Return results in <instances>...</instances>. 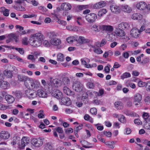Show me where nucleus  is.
Here are the masks:
<instances>
[{
	"instance_id": "obj_1",
	"label": "nucleus",
	"mask_w": 150,
	"mask_h": 150,
	"mask_svg": "<svg viewBox=\"0 0 150 150\" xmlns=\"http://www.w3.org/2000/svg\"><path fill=\"white\" fill-rule=\"evenodd\" d=\"M44 36L42 33H38L32 34L30 36V41L31 45L34 47H40L42 44Z\"/></svg>"
},
{
	"instance_id": "obj_2",
	"label": "nucleus",
	"mask_w": 150,
	"mask_h": 150,
	"mask_svg": "<svg viewBox=\"0 0 150 150\" xmlns=\"http://www.w3.org/2000/svg\"><path fill=\"white\" fill-rule=\"evenodd\" d=\"M48 35L50 38V42L51 45L57 46L61 44L62 42L61 40L59 38L56 37L57 35L55 32H50L49 33Z\"/></svg>"
},
{
	"instance_id": "obj_3",
	"label": "nucleus",
	"mask_w": 150,
	"mask_h": 150,
	"mask_svg": "<svg viewBox=\"0 0 150 150\" xmlns=\"http://www.w3.org/2000/svg\"><path fill=\"white\" fill-rule=\"evenodd\" d=\"M28 84H26L25 86L28 88L30 89V90L37 89L40 88V84L38 81L30 78L28 79Z\"/></svg>"
},
{
	"instance_id": "obj_4",
	"label": "nucleus",
	"mask_w": 150,
	"mask_h": 150,
	"mask_svg": "<svg viewBox=\"0 0 150 150\" xmlns=\"http://www.w3.org/2000/svg\"><path fill=\"white\" fill-rule=\"evenodd\" d=\"M114 33L115 34L112 33L110 34L109 35V37L112 38V37L113 36L114 38H115V34L116 35L119 37L124 36L125 35V32L121 28H119L118 26L115 27Z\"/></svg>"
},
{
	"instance_id": "obj_5",
	"label": "nucleus",
	"mask_w": 150,
	"mask_h": 150,
	"mask_svg": "<svg viewBox=\"0 0 150 150\" xmlns=\"http://www.w3.org/2000/svg\"><path fill=\"white\" fill-rule=\"evenodd\" d=\"M97 15L94 13H90L87 14L85 16L86 21L89 23L94 22L97 18Z\"/></svg>"
},
{
	"instance_id": "obj_6",
	"label": "nucleus",
	"mask_w": 150,
	"mask_h": 150,
	"mask_svg": "<svg viewBox=\"0 0 150 150\" xmlns=\"http://www.w3.org/2000/svg\"><path fill=\"white\" fill-rule=\"evenodd\" d=\"M73 88L77 92H81L83 89V84L79 81H76L74 82L72 86Z\"/></svg>"
},
{
	"instance_id": "obj_7",
	"label": "nucleus",
	"mask_w": 150,
	"mask_h": 150,
	"mask_svg": "<svg viewBox=\"0 0 150 150\" xmlns=\"http://www.w3.org/2000/svg\"><path fill=\"white\" fill-rule=\"evenodd\" d=\"M30 142L29 138L26 137H23L21 139V144H18V147L20 149H23L24 147Z\"/></svg>"
},
{
	"instance_id": "obj_8",
	"label": "nucleus",
	"mask_w": 150,
	"mask_h": 150,
	"mask_svg": "<svg viewBox=\"0 0 150 150\" xmlns=\"http://www.w3.org/2000/svg\"><path fill=\"white\" fill-rule=\"evenodd\" d=\"M25 94L28 98L32 99L37 96V93L35 91L31 90L28 89L25 91Z\"/></svg>"
},
{
	"instance_id": "obj_9",
	"label": "nucleus",
	"mask_w": 150,
	"mask_h": 150,
	"mask_svg": "<svg viewBox=\"0 0 150 150\" xmlns=\"http://www.w3.org/2000/svg\"><path fill=\"white\" fill-rule=\"evenodd\" d=\"M31 143L34 146L39 147L42 145L43 142L42 140L40 139L34 138L32 140Z\"/></svg>"
},
{
	"instance_id": "obj_10",
	"label": "nucleus",
	"mask_w": 150,
	"mask_h": 150,
	"mask_svg": "<svg viewBox=\"0 0 150 150\" xmlns=\"http://www.w3.org/2000/svg\"><path fill=\"white\" fill-rule=\"evenodd\" d=\"M130 34L133 38H137L140 35L139 30L135 28H133L131 30Z\"/></svg>"
},
{
	"instance_id": "obj_11",
	"label": "nucleus",
	"mask_w": 150,
	"mask_h": 150,
	"mask_svg": "<svg viewBox=\"0 0 150 150\" xmlns=\"http://www.w3.org/2000/svg\"><path fill=\"white\" fill-rule=\"evenodd\" d=\"M10 137V134L7 131L3 130L0 133V137L4 140L8 139Z\"/></svg>"
},
{
	"instance_id": "obj_12",
	"label": "nucleus",
	"mask_w": 150,
	"mask_h": 150,
	"mask_svg": "<svg viewBox=\"0 0 150 150\" xmlns=\"http://www.w3.org/2000/svg\"><path fill=\"white\" fill-rule=\"evenodd\" d=\"M52 95L58 99H60L62 97L63 95L62 93L59 90H57L52 93Z\"/></svg>"
},
{
	"instance_id": "obj_13",
	"label": "nucleus",
	"mask_w": 150,
	"mask_h": 150,
	"mask_svg": "<svg viewBox=\"0 0 150 150\" xmlns=\"http://www.w3.org/2000/svg\"><path fill=\"white\" fill-rule=\"evenodd\" d=\"M106 5L105 2L103 1H101L94 4L93 7L94 8L98 9L103 7L105 6Z\"/></svg>"
},
{
	"instance_id": "obj_14",
	"label": "nucleus",
	"mask_w": 150,
	"mask_h": 150,
	"mask_svg": "<svg viewBox=\"0 0 150 150\" xmlns=\"http://www.w3.org/2000/svg\"><path fill=\"white\" fill-rule=\"evenodd\" d=\"M147 4L143 1H141L139 2L136 5L137 8L140 10L145 9L146 7Z\"/></svg>"
},
{
	"instance_id": "obj_15",
	"label": "nucleus",
	"mask_w": 150,
	"mask_h": 150,
	"mask_svg": "<svg viewBox=\"0 0 150 150\" xmlns=\"http://www.w3.org/2000/svg\"><path fill=\"white\" fill-rule=\"evenodd\" d=\"M120 8L122 11L128 13H130L132 11L131 7L127 5H122Z\"/></svg>"
},
{
	"instance_id": "obj_16",
	"label": "nucleus",
	"mask_w": 150,
	"mask_h": 150,
	"mask_svg": "<svg viewBox=\"0 0 150 150\" xmlns=\"http://www.w3.org/2000/svg\"><path fill=\"white\" fill-rule=\"evenodd\" d=\"M102 30L108 33H111L114 30L112 26L109 25H102Z\"/></svg>"
},
{
	"instance_id": "obj_17",
	"label": "nucleus",
	"mask_w": 150,
	"mask_h": 150,
	"mask_svg": "<svg viewBox=\"0 0 150 150\" xmlns=\"http://www.w3.org/2000/svg\"><path fill=\"white\" fill-rule=\"evenodd\" d=\"M119 28H121L123 30H129L130 29V25L126 22H122L119 24L118 25Z\"/></svg>"
},
{
	"instance_id": "obj_18",
	"label": "nucleus",
	"mask_w": 150,
	"mask_h": 150,
	"mask_svg": "<svg viewBox=\"0 0 150 150\" xmlns=\"http://www.w3.org/2000/svg\"><path fill=\"white\" fill-rule=\"evenodd\" d=\"M71 4L67 3H62L61 6V8L62 9L65 11H69L71 8Z\"/></svg>"
},
{
	"instance_id": "obj_19",
	"label": "nucleus",
	"mask_w": 150,
	"mask_h": 150,
	"mask_svg": "<svg viewBox=\"0 0 150 150\" xmlns=\"http://www.w3.org/2000/svg\"><path fill=\"white\" fill-rule=\"evenodd\" d=\"M61 81L59 79H54L51 81V85L52 86L57 87L61 85Z\"/></svg>"
},
{
	"instance_id": "obj_20",
	"label": "nucleus",
	"mask_w": 150,
	"mask_h": 150,
	"mask_svg": "<svg viewBox=\"0 0 150 150\" xmlns=\"http://www.w3.org/2000/svg\"><path fill=\"white\" fill-rule=\"evenodd\" d=\"M76 41L77 42L82 44L88 43L89 42L88 39H86L84 37L82 36L77 37L76 39Z\"/></svg>"
},
{
	"instance_id": "obj_21",
	"label": "nucleus",
	"mask_w": 150,
	"mask_h": 150,
	"mask_svg": "<svg viewBox=\"0 0 150 150\" xmlns=\"http://www.w3.org/2000/svg\"><path fill=\"white\" fill-rule=\"evenodd\" d=\"M61 103V105H69L71 104V102L69 98L67 97H65L62 98Z\"/></svg>"
},
{
	"instance_id": "obj_22",
	"label": "nucleus",
	"mask_w": 150,
	"mask_h": 150,
	"mask_svg": "<svg viewBox=\"0 0 150 150\" xmlns=\"http://www.w3.org/2000/svg\"><path fill=\"white\" fill-rule=\"evenodd\" d=\"M37 96L40 97L46 98L47 97V93L42 89H38L37 92Z\"/></svg>"
},
{
	"instance_id": "obj_23",
	"label": "nucleus",
	"mask_w": 150,
	"mask_h": 150,
	"mask_svg": "<svg viewBox=\"0 0 150 150\" xmlns=\"http://www.w3.org/2000/svg\"><path fill=\"white\" fill-rule=\"evenodd\" d=\"M64 93L67 95L73 96L74 95V92L71 91L67 86H64L63 88Z\"/></svg>"
},
{
	"instance_id": "obj_24",
	"label": "nucleus",
	"mask_w": 150,
	"mask_h": 150,
	"mask_svg": "<svg viewBox=\"0 0 150 150\" xmlns=\"http://www.w3.org/2000/svg\"><path fill=\"white\" fill-rule=\"evenodd\" d=\"M70 81L69 79L67 77L63 78L62 81L61 82V85H64V86H68L70 84Z\"/></svg>"
},
{
	"instance_id": "obj_25",
	"label": "nucleus",
	"mask_w": 150,
	"mask_h": 150,
	"mask_svg": "<svg viewBox=\"0 0 150 150\" xmlns=\"http://www.w3.org/2000/svg\"><path fill=\"white\" fill-rule=\"evenodd\" d=\"M110 9L112 11L115 13H118L120 12L119 7L115 5L111 6Z\"/></svg>"
},
{
	"instance_id": "obj_26",
	"label": "nucleus",
	"mask_w": 150,
	"mask_h": 150,
	"mask_svg": "<svg viewBox=\"0 0 150 150\" xmlns=\"http://www.w3.org/2000/svg\"><path fill=\"white\" fill-rule=\"evenodd\" d=\"M5 99L8 103H13L15 99L13 96L9 95H6L5 96Z\"/></svg>"
},
{
	"instance_id": "obj_27",
	"label": "nucleus",
	"mask_w": 150,
	"mask_h": 150,
	"mask_svg": "<svg viewBox=\"0 0 150 150\" xmlns=\"http://www.w3.org/2000/svg\"><path fill=\"white\" fill-rule=\"evenodd\" d=\"M115 107L118 110H121L123 109L124 104L121 102L118 101L115 102L114 103Z\"/></svg>"
},
{
	"instance_id": "obj_28",
	"label": "nucleus",
	"mask_w": 150,
	"mask_h": 150,
	"mask_svg": "<svg viewBox=\"0 0 150 150\" xmlns=\"http://www.w3.org/2000/svg\"><path fill=\"white\" fill-rule=\"evenodd\" d=\"M102 25H99L95 24L93 25L92 27V29L93 31L97 32H99L101 30H102Z\"/></svg>"
},
{
	"instance_id": "obj_29",
	"label": "nucleus",
	"mask_w": 150,
	"mask_h": 150,
	"mask_svg": "<svg viewBox=\"0 0 150 150\" xmlns=\"http://www.w3.org/2000/svg\"><path fill=\"white\" fill-rule=\"evenodd\" d=\"M142 117L144 119V124L147 123L150 120V118L148 113L144 112L142 115Z\"/></svg>"
},
{
	"instance_id": "obj_30",
	"label": "nucleus",
	"mask_w": 150,
	"mask_h": 150,
	"mask_svg": "<svg viewBox=\"0 0 150 150\" xmlns=\"http://www.w3.org/2000/svg\"><path fill=\"white\" fill-rule=\"evenodd\" d=\"M142 96L139 94H137L134 96V102H137L139 104L141 103V100L142 99Z\"/></svg>"
},
{
	"instance_id": "obj_31",
	"label": "nucleus",
	"mask_w": 150,
	"mask_h": 150,
	"mask_svg": "<svg viewBox=\"0 0 150 150\" xmlns=\"http://www.w3.org/2000/svg\"><path fill=\"white\" fill-rule=\"evenodd\" d=\"M1 87L4 89H6L9 88V83L5 81H1Z\"/></svg>"
},
{
	"instance_id": "obj_32",
	"label": "nucleus",
	"mask_w": 150,
	"mask_h": 150,
	"mask_svg": "<svg viewBox=\"0 0 150 150\" xmlns=\"http://www.w3.org/2000/svg\"><path fill=\"white\" fill-rule=\"evenodd\" d=\"M9 37L10 40L18 42V36L15 34L11 33L9 35Z\"/></svg>"
},
{
	"instance_id": "obj_33",
	"label": "nucleus",
	"mask_w": 150,
	"mask_h": 150,
	"mask_svg": "<svg viewBox=\"0 0 150 150\" xmlns=\"http://www.w3.org/2000/svg\"><path fill=\"white\" fill-rule=\"evenodd\" d=\"M132 18L134 20H140L142 18V16L139 13H134L132 15Z\"/></svg>"
},
{
	"instance_id": "obj_34",
	"label": "nucleus",
	"mask_w": 150,
	"mask_h": 150,
	"mask_svg": "<svg viewBox=\"0 0 150 150\" xmlns=\"http://www.w3.org/2000/svg\"><path fill=\"white\" fill-rule=\"evenodd\" d=\"M20 139L19 137H14L13 138V141L11 142V144L13 145H14L16 144L17 143H18V145L19 143H20Z\"/></svg>"
},
{
	"instance_id": "obj_35",
	"label": "nucleus",
	"mask_w": 150,
	"mask_h": 150,
	"mask_svg": "<svg viewBox=\"0 0 150 150\" xmlns=\"http://www.w3.org/2000/svg\"><path fill=\"white\" fill-rule=\"evenodd\" d=\"M3 74L6 77L8 78H11L13 76L12 71H11L5 70L3 71Z\"/></svg>"
},
{
	"instance_id": "obj_36",
	"label": "nucleus",
	"mask_w": 150,
	"mask_h": 150,
	"mask_svg": "<svg viewBox=\"0 0 150 150\" xmlns=\"http://www.w3.org/2000/svg\"><path fill=\"white\" fill-rule=\"evenodd\" d=\"M18 78L19 80L20 81H25L28 80L29 78L25 76L22 75H18Z\"/></svg>"
},
{
	"instance_id": "obj_37",
	"label": "nucleus",
	"mask_w": 150,
	"mask_h": 150,
	"mask_svg": "<svg viewBox=\"0 0 150 150\" xmlns=\"http://www.w3.org/2000/svg\"><path fill=\"white\" fill-rule=\"evenodd\" d=\"M91 47L93 48V51L97 54H100L103 53V51L100 48H97L94 46H92Z\"/></svg>"
},
{
	"instance_id": "obj_38",
	"label": "nucleus",
	"mask_w": 150,
	"mask_h": 150,
	"mask_svg": "<svg viewBox=\"0 0 150 150\" xmlns=\"http://www.w3.org/2000/svg\"><path fill=\"white\" fill-rule=\"evenodd\" d=\"M76 39L75 37L73 36H70L66 39V40L69 43H73L74 41L76 40Z\"/></svg>"
},
{
	"instance_id": "obj_39",
	"label": "nucleus",
	"mask_w": 150,
	"mask_h": 150,
	"mask_svg": "<svg viewBox=\"0 0 150 150\" xmlns=\"http://www.w3.org/2000/svg\"><path fill=\"white\" fill-rule=\"evenodd\" d=\"M57 60L58 61L63 62L64 60V55L61 53L58 54L57 56Z\"/></svg>"
},
{
	"instance_id": "obj_40",
	"label": "nucleus",
	"mask_w": 150,
	"mask_h": 150,
	"mask_svg": "<svg viewBox=\"0 0 150 150\" xmlns=\"http://www.w3.org/2000/svg\"><path fill=\"white\" fill-rule=\"evenodd\" d=\"M107 11L106 9L103 8L102 9L99 11L98 13V16H102L103 14H105Z\"/></svg>"
},
{
	"instance_id": "obj_41",
	"label": "nucleus",
	"mask_w": 150,
	"mask_h": 150,
	"mask_svg": "<svg viewBox=\"0 0 150 150\" xmlns=\"http://www.w3.org/2000/svg\"><path fill=\"white\" fill-rule=\"evenodd\" d=\"M131 76L130 74L128 72H125L123 73L121 76L120 78L122 79H124L125 78L129 77Z\"/></svg>"
},
{
	"instance_id": "obj_42",
	"label": "nucleus",
	"mask_w": 150,
	"mask_h": 150,
	"mask_svg": "<svg viewBox=\"0 0 150 150\" xmlns=\"http://www.w3.org/2000/svg\"><path fill=\"white\" fill-rule=\"evenodd\" d=\"M84 118L85 120H88L91 122L93 123V119L88 114H86Z\"/></svg>"
},
{
	"instance_id": "obj_43",
	"label": "nucleus",
	"mask_w": 150,
	"mask_h": 150,
	"mask_svg": "<svg viewBox=\"0 0 150 150\" xmlns=\"http://www.w3.org/2000/svg\"><path fill=\"white\" fill-rule=\"evenodd\" d=\"M80 142L82 145V146L85 148H89L92 147V146H87V143H88V142L85 140L81 141Z\"/></svg>"
},
{
	"instance_id": "obj_44",
	"label": "nucleus",
	"mask_w": 150,
	"mask_h": 150,
	"mask_svg": "<svg viewBox=\"0 0 150 150\" xmlns=\"http://www.w3.org/2000/svg\"><path fill=\"white\" fill-rule=\"evenodd\" d=\"M150 61V59L149 57H145L141 62V63L142 65H144L148 63Z\"/></svg>"
},
{
	"instance_id": "obj_45",
	"label": "nucleus",
	"mask_w": 150,
	"mask_h": 150,
	"mask_svg": "<svg viewBox=\"0 0 150 150\" xmlns=\"http://www.w3.org/2000/svg\"><path fill=\"white\" fill-rule=\"evenodd\" d=\"M12 94L18 98H20L21 97V94L20 91H16L15 92L13 91L12 92Z\"/></svg>"
},
{
	"instance_id": "obj_46",
	"label": "nucleus",
	"mask_w": 150,
	"mask_h": 150,
	"mask_svg": "<svg viewBox=\"0 0 150 150\" xmlns=\"http://www.w3.org/2000/svg\"><path fill=\"white\" fill-rule=\"evenodd\" d=\"M45 149L46 150H52V146L50 143H47L45 144Z\"/></svg>"
},
{
	"instance_id": "obj_47",
	"label": "nucleus",
	"mask_w": 150,
	"mask_h": 150,
	"mask_svg": "<svg viewBox=\"0 0 150 150\" xmlns=\"http://www.w3.org/2000/svg\"><path fill=\"white\" fill-rule=\"evenodd\" d=\"M119 120L122 123H125L126 122V120L125 117L122 115H121Z\"/></svg>"
},
{
	"instance_id": "obj_48",
	"label": "nucleus",
	"mask_w": 150,
	"mask_h": 150,
	"mask_svg": "<svg viewBox=\"0 0 150 150\" xmlns=\"http://www.w3.org/2000/svg\"><path fill=\"white\" fill-rule=\"evenodd\" d=\"M22 44L25 45H27L28 44V38L27 37H25L23 38L22 41Z\"/></svg>"
},
{
	"instance_id": "obj_49",
	"label": "nucleus",
	"mask_w": 150,
	"mask_h": 150,
	"mask_svg": "<svg viewBox=\"0 0 150 150\" xmlns=\"http://www.w3.org/2000/svg\"><path fill=\"white\" fill-rule=\"evenodd\" d=\"M27 58L28 59L32 61L33 62H35V59L34 58V55L32 54L28 55Z\"/></svg>"
},
{
	"instance_id": "obj_50",
	"label": "nucleus",
	"mask_w": 150,
	"mask_h": 150,
	"mask_svg": "<svg viewBox=\"0 0 150 150\" xmlns=\"http://www.w3.org/2000/svg\"><path fill=\"white\" fill-rule=\"evenodd\" d=\"M144 127L145 129L150 130V120L147 123L144 124Z\"/></svg>"
},
{
	"instance_id": "obj_51",
	"label": "nucleus",
	"mask_w": 150,
	"mask_h": 150,
	"mask_svg": "<svg viewBox=\"0 0 150 150\" xmlns=\"http://www.w3.org/2000/svg\"><path fill=\"white\" fill-rule=\"evenodd\" d=\"M97 93V92L95 91H88L86 92V95L88 96H89L91 97L92 96L93 94Z\"/></svg>"
},
{
	"instance_id": "obj_52",
	"label": "nucleus",
	"mask_w": 150,
	"mask_h": 150,
	"mask_svg": "<svg viewBox=\"0 0 150 150\" xmlns=\"http://www.w3.org/2000/svg\"><path fill=\"white\" fill-rule=\"evenodd\" d=\"M57 22L59 24L62 25H67V22L66 21L57 19Z\"/></svg>"
},
{
	"instance_id": "obj_53",
	"label": "nucleus",
	"mask_w": 150,
	"mask_h": 150,
	"mask_svg": "<svg viewBox=\"0 0 150 150\" xmlns=\"http://www.w3.org/2000/svg\"><path fill=\"white\" fill-rule=\"evenodd\" d=\"M35 16V15L34 14H24L23 15V17L24 18H31L33 17H34Z\"/></svg>"
},
{
	"instance_id": "obj_54",
	"label": "nucleus",
	"mask_w": 150,
	"mask_h": 150,
	"mask_svg": "<svg viewBox=\"0 0 150 150\" xmlns=\"http://www.w3.org/2000/svg\"><path fill=\"white\" fill-rule=\"evenodd\" d=\"M43 44L44 45L47 47H49L50 46V43L48 41L44 40L43 41Z\"/></svg>"
},
{
	"instance_id": "obj_55",
	"label": "nucleus",
	"mask_w": 150,
	"mask_h": 150,
	"mask_svg": "<svg viewBox=\"0 0 150 150\" xmlns=\"http://www.w3.org/2000/svg\"><path fill=\"white\" fill-rule=\"evenodd\" d=\"M88 8V5H81L79 6L78 9L79 10H82Z\"/></svg>"
},
{
	"instance_id": "obj_56",
	"label": "nucleus",
	"mask_w": 150,
	"mask_h": 150,
	"mask_svg": "<svg viewBox=\"0 0 150 150\" xmlns=\"http://www.w3.org/2000/svg\"><path fill=\"white\" fill-rule=\"evenodd\" d=\"M104 93V90L103 89H101L98 92H97V93H96L97 94V95L98 96H102Z\"/></svg>"
},
{
	"instance_id": "obj_57",
	"label": "nucleus",
	"mask_w": 150,
	"mask_h": 150,
	"mask_svg": "<svg viewBox=\"0 0 150 150\" xmlns=\"http://www.w3.org/2000/svg\"><path fill=\"white\" fill-rule=\"evenodd\" d=\"M90 111L91 114L92 115H96L97 113V109L95 108H91L90 109Z\"/></svg>"
},
{
	"instance_id": "obj_58",
	"label": "nucleus",
	"mask_w": 150,
	"mask_h": 150,
	"mask_svg": "<svg viewBox=\"0 0 150 150\" xmlns=\"http://www.w3.org/2000/svg\"><path fill=\"white\" fill-rule=\"evenodd\" d=\"M15 50L18 51L21 54H24V51L23 48H16Z\"/></svg>"
},
{
	"instance_id": "obj_59",
	"label": "nucleus",
	"mask_w": 150,
	"mask_h": 150,
	"mask_svg": "<svg viewBox=\"0 0 150 150\" xmlns=\"http://www.w3.org/2000/svg\"><path fill=\"white\" fill-rule=\"evenodd\" d=\"M83 126V125L81 124L79 126L77 127L75 130V132L77 133L79 130L81 129L82 128Z\"/></svg>"
},
{
	"instance_id": "obj_60",
	"label": "nucleus",
	"mask_w": 150,
	"mask_h": 150,
	"mask_svg": "<svg viewBox=\"0 0 150 150\" xmlns=\"http://www.w3.org/2000/svg\"><path fill=\"white\" fill-rule=\"evenodd\" d=\"M134 122L135 124H137L138 125H141L142 124V122L139 119H135L134 120Z\"/></svg>"
},
{
	"instance_id": "obj_61",
	"label": "nucleus",
	"mask_w": 150,
	"mask_h": 150,
	"mask_svg": "<svg viewBox=\"0 0 150 150\" xmlns=\"http://www.w3.org/2000/svg\"><path fill=\"white\" fill-rule=\"evenodd\" d=\"M104 134L107 137H110L111 136L112 134L110 132L104 131Z\"/></svg>"
},
{
	"instance_id": "obj_62",
	"label": "nucleus",
	"mask_w": 150,
	"mask_h": 150,
	"mask_svg": "<svg viewBox=\"0 0 150 150\" xmlns=\"http://www.w3.org/2000/svg\"><path fill=\"white\" fill-rule=\"evenodd\" d=\"M87 86L88 87L91 89H93L94 87L93 83L91 82H89L87 83Z\"/></svg>"
},
{
	"instance_id": "obj_63",
	"label": "nucleus",
	"mask_w": 150,
	"mask_h": 150,
	"mask_svg": "<svg viewBox=\"0 0 150 150\" xmlns=\"http://www.w3.org/2000/svg\"><path fill=\"white\" fill-rule=\"evenodd\" d=\"M65 133L67 134L72 133L73 132V129L72 128H68L65 130Z\"/></svg>"
},
{
	"instance_id": "obj_64",
	"label": "nucleus",
	"mask_w": 150,
	"mask_h": 150,
	"mask_svg": "<svg viewBox=\"0 0 150 150\" xmlns=\"http://www.w3.org/2000/svg\"><path fill=\"white\" fill-rule=\"evenodd\" d=\"M146 84V83L144 82L140 81L138 82V85L140 87H143Z\"/></svg>"
}]
</instances>
